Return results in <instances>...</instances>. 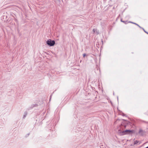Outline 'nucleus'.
<instances>
[{"mask_svg":"<svg viewBox=\"0 0 148 148\" xmlns=\"http://www.w3.org/2000/svg\"><path fill=\"white\" fill-rule=\"evenodd\" d=\"M121 22H122V21H123V20H122V18H121Z\"/></svg>","mask_w":148,"mask_h":148,"instance_id":"nucleus-11","label":"nucleus"},{"mask_svg":"<svg viewBox=\"0 0 148 148\" xmlns=\"http://www.w3.org/2000/svg\"><path fill=\"white\" fill-rule=\"evenodd\" d=\"M96 33L97 34H99V31H97L96 29Z\"/></svg>","mask_w":148,"mask_h":148,"instance_id":"nucleus-8","label":"nucleus"},{"mask_svg":"<svg viewBox=\"0 0 148 148\" xmlns=\"http://www.w3.org/2000/svg\"><path fill=\"white\" fill-rule=\"evenodd\" d=\"M132 132V131L130 130H126L121 132L120 130L118 131V133L120 135H123L124 134H129Z\"/></svg>","mask_w":148,"mask_h":148,"instance_id":"nucleus-1","label":"nucleus"},{"mask_svg":"<svg viewBox=\"0 0 148 148\" xmlns=\"http://www.w3.org/2000/svg\"><path fill=\"white\" fill-rule=\"evenodd\" d=\"M140 28L141 29H143V30L144 31L146 34H148V32H147V31H146L145 29L143 27H141V28Z\"/></svg>","mask_w":148,"mask_h":148,"instance_id":"nucleus-4","label":"nucleus"},{"mask_svg":"<svg viewBox=\"0 0 148 148\" xmlns=\"http://www.w3.org/2000/svg\"><path fill=\"white\" fill-rule=\"evenodd\" d=\"M93 33H94L96 31V29H93L92 30Z\"/></svg>","mask_w":148,"mask_h":148,"instance_id":"nucleus-7","label":"nucleus"},{"mask_svg":"<svg viewBox=\"0 0 148 148\" xmlns=\"http://www.w3.org/2000/svg\"><path fill=\"white\" fill-rule=\"evenodd\" d=\"M55 42L54 40H51V39H49L47 41V44L49 46H53L55 44Z\"/></svg>","mask_w":148,"mask_h":148,"instance_id":"nucleus-2","label":"nucleus"},{"mask_svg":"<svg viewBox=\"0 0 148 148\" xmlns=\"http://www.w3.org/2000/svg\"><path fill=\"white\" fill-rule=\"evenodd\" d=\"M132 23L134 24H135L136 25H137V26H138L139 28H141V27H140L138 24H137L136 23H134V22H131V21L128 22V23Z\"/></svg>","mask_w":148,"mask_h":148,"instance_id":"nucleus-3","label":"nucleus"},{"mask_svg":"<svg viewBox=\"0 0 148 148\" xmlns=\"http://www.w3.org/2000/svg\"><path fill=\"white\" fill-rule=\"evenodd\" d=\"M122 22L126 24L128 23V22L127 21H122Z\"/></svg>","mask_w":148,"mask_h":148,"instance_id":"nucleus-5","label":"nucleus"},{"mask_svg":"<svg viewBox=\"0 0 148 148\" xmlns=\"http://www.w3.org/2000/svg\"><path fill=\"white\" fill-rule=\"evenodd\" d=\"M83 57H84L86 56V54L85 53H84L83 54Z\"/></svg>","mask_w":148,"mask_h":148,"instance_id":"nucleus-10","label":"nucleus"},{"mask_svg":"<svg viewBox=\"0 0 148 148\" xmlns=\"http://www.w3.org/2000/svg\"><path fill=\"white\" fill-rule=\"evenodd\" d=\"M138 143V141L137 140H136V141H135L134 142V144H137Z\"/></svg>","mask_w":148,"mask_h":148,"instance_id":"nucleus-9","label":"nucleus"},{"mask_svg":"<svg viewBox=\"0 0 148 148\" xmlns=\"http://www.w3.org/2000/svg\"><path fill=\"white\" fill-rule=\"evenodd\" d=\"M27 115V113L26 112H25V114L23 116V118H24Z\"/></svg>","mask_w":148,"mask_h":148,"instance_id":"nucleus-6","label":"nucleus"}]
</instances>
